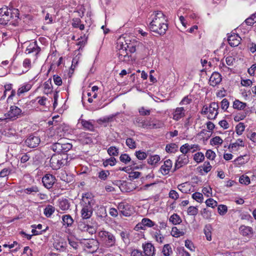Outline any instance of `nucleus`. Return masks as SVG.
I'll use <instances>...</instances> for the list:
<instances>
[{"mask_svg":"<svg viewBox=\"0 0 256 256\" xmlns=\"http://www.w3.org/2000/svg\"><path fill=\"white\" fill-rule=\"evenodd\" d=\"M168 28L167 20L164 14L161 11L156 12L154 18L150 24V30L160 35H164Z\"/></svg>","mask_w":256,"mask_h":256,"instance_id":"obj_1","label":"nucleus"},{"mask_svg":"<svg viewBox=\"0 0 256 256\" xmlns=\"http://www.w3.org/2000/svg\"><path fill=\"white\" fill-rule=\"evenodd\" d=\"M19 11L18 9H10L7 6L0 8V24L5 26L12 20V23L16 22L19 18Z\"/></svg>","mask_w":256,"mask_h":256,"instance_id":"obj_2","label":"nucleus"},{"mask_svg":"<svg viewBox=\"0 0 256 256\" xmlns=\"http://www.w3.org/2000/svg\"><path fill=\"white\" fill-rule=\"evenodd\" d=\"M98 241L105 248H110L116 246V238L112 232L104 228L100 230L98 232Z\"/></svg>","mask_w":256,"mask_h":256,"instance_id":"obj_3","label":"nucleus"},{"mask_svg":"<svg viewBox=\"0 0 256 256\" xmlns=\"http://www.w3.org/2000/svg\"><path fill=\"white\" fill-rule=\"evenodd\" d=\"M118 51L117 53L119 60L121 61L128 62L130 60V55L128 52V49L126 45V42H121L120 40L118 42Z\"/></svg>","mask_w":256,"mask_h":256,"instance_id":"obj_4","label":"nucleus"},{"mask_svg":"<svg viewBox=\"0 0 256 256\" xmlns=\"http://www.w3.org/2000/svg\"><path fill=\"white\" fill-rule=\"evenodd\" d=\"M72 144L68 142H63L62 140H60L58 142L52 144L50 148L56 152L65 153L72 149Z\"/></svg>","mask_w":256,"mask_h":256,"instance_id":"obj_5","label":"nucleus"},{"mask_svg":"<svg viewBox=\"0 0 256 256\" xmlns=\"http://www.w3.org/2000/svg\"><path fill=\"white\" fill-rule=\"evenodd\" d=\"M66 160L61 155L53 154L50 160V166L52 170H57L60 169Z\"/></svg>","mask_w":256,"mask_h":256,"instance_id":"obj_6","label":"nucleus"},{"mask_svg":"<svg viewBox=\"0 0 256 256\" xmlns=\"http://www.w3.org/2000/svg\"><path fill=\"white\" fill-rule=\"evenodd\" d=\"M84 250L90 253H94L98 248L99 242L98 240L94 238L84 239L82 242Z\"/></svg>","mask_w":256,"mask_h":256,"instance_id":"obj_7","label":"nucleus"},{"mask_svg":"<svg viewBox=\"0 0 256 256\" xmlns=\"http://www.w3.org/2000/svg\"><path fill=\"white\" fill-rule=\"evenodd\" d=\"M80 204L82 206L88 209H94L93 207L96 205V200L91 194L86 192L82 194Z\"/></svg>","mask_w":256,"mask_h":256,"instance_id":"obj_8","label":"nucleus"},{"mask_svg":"<svg viewBox=\"0 0 256 256\" xmlns=\"http://www.w3.org/2000/svg\"><path fill=\"white\" fill-rule=\"evenodd\" d=\"M118 208L119 212L125 216H129L134 212L133 206L124 202L119 203Z\"/></svg>","mask_w":256,"mask_h":256,"instance_id":"obj_9","label":"nucleus"},{"mask_svg":"<svg viewBox=\"0 0 256 256\" xmlns=\"http://www.w3.org/2000/svg\"><path fill=\"white\" fill-rule=\"evenodd\" d=\"M86 220L81 219L78 222V230L82 232H88L91 235L95 234L96 230L94 226L86 224Z\"/></svg>","mask_w":256,"mask_h":256,"instance_id":"obj_10","label":"nucleus"},{"mask_svg":"<svg viewBox=\"0 0 256 256\" xmlns=\"http://www.w3.org/2000/svg\"><path fill=\"white\" fill-rule=\"evenodd\" d=\"M22 112L21 109L18 106H12L8 112L4 114V116H7L8 120H14L21 115Z\"/></svg>","mask_w":256,"mask_h":256,"instance_id":"obj_11","label":"nucleus"},{"mask_svg":"<svg viewBox=\"0 0 256 256\" xmlns=\"http://www.w3.org/2000/svg\"><path fill=\"white\" fill-rule=\"evenodd\" d=\"M56 182L55 176L50 174H46L42 178L43 185L48 189L52 188Z\"/></svg>","mask_w":256,"mask_h":256,"instance_id":"obj_12","label":"nucleus"},{"mask_svg":"<svg viewBox=\"0 0 256 256\" xmlns=\"http://www.w3.org/2000/svg\"><path fill=\"white\" fill-rule=\"evenodd\" d=\"M40 142V139L39 136L34 134H30L26 139L24 142L26 145L30 148L37 147Z\"/></svg>","mask_w":256,"mask_h":256,"instance_id":"obj_13","label":"nucleus"},{"mask_svg":"<svg viewBox=\"0 0 256 256\" xmlns=\"http://www.w3.org/2000/svg\"><path fill=\"white\" fill-rule=\"evenodd\" d=\"M218 103L215 102L210 103L209 106V111L207 118L209 120L215 119L218 114Z\"/></svg>","mask_w":256,"mask_h":256,"instance_id":"obj_14","label":"nucleus"},{"mask_svg":"<svg viewBox=\"0 0 256 256\" xmlns=\"http://www.w3.org/2000/svg\"><path fill=\"white\" fill-rule=\"evenodd\" d=\"M78 123L80 124L82 126V128L86 130H89L90 132H94L95 129L94 124L95 121L94 120H86L84 119H80L78 120Z\"/></svg>","mask_w":256,"mask_h":256,"instance_id":"obj_15","label":"nucleus"},{"mask_svg":"<svg viewBox=\"0 0 256 256\" xmlns=\"http://www.w3.org/2000/svg\"><path fill=\"white\" fill-rule=\"evenodd\" d=\"M151 120L152 118H142L138 116L134 118V123L138 127L148 129Z\"/></svg>","mask_w":256,"mask_h":256,"instance_id":"obj_16","label":"nucleus"},{"mask_svg":"<svg viewBox=\"0 0 256 256\" xmlns=\"http://www.w3.org/2000/svg\"><path fill=\"white\" fill-rule=\"evenodd\" d=\"M242 38L238 34L235 33H232L230 35L228 36V37L229 44L233 47L238 46Z\"/></svg>","mask_w":256,"mask_h":256,"instance_id":"obj_17","label":"nucleus"},{"mask_svg":"<svg viewBox=\"0 0 256 256\" xmlns=\"http://www.w3.org/2000/svg\"><path fill=\"white\" fill-rule=\"evenodd\" d=\"M188 162V156H186V154H181L179 156L175 163L174 170H176L182 167L183 166L187 164Z\"/></svg>","mask_w":256,"mask_h":256,"instance_id":"obj_18","label":"nucleus"},{"mask_svg":"<svg viewBox=\"0 0 256 256\" xmlns=\"http://www.w3.org/2000/svg\"><path fill=\"white\" fill-rule=\"evenodd\" d=\"M41 49L38 46L37 42L36 41L31 42L27 47L26 50V54H30L34 52L35 55L36 56L40 52Z\"/></svg>","mask_w":256,"mask_h":256,"instance_id":"obj_19","label":"nucleus"},{"mask_svg":"<svg viewBox=\"0 0 256 256\" xmlns=\"http://www.w3.org/2000/svg\"><path fill=\"white\" fill-rule=\"evenodd\" d=\"M154 225V222H153L152 220L147 218H144L142 220V222L140 223H138L136 224L135 227V230H138L140 229H144V226H148L149 228H151Z\"/></svg>","mask_w":256,"mask_h":256,"instance_id":"obj_20","label":"nucleus"},{"mask_svg":"<svg viewBox=\"0 0 256 256\" xmlns=\"http://www.w3.org/2000/svg\"><path fill=\"white\" fill-rule=\"evenodd\" d=\"M222 76L218 72H214L211 75L209 82L210 84L212 86H215L218 84L222 81Z\"/></svg>","mask_w":256,"mask_h":256,"instance_id":"obj_21","label":"nucleus"},{"mask_svg":"<svg viewBox=\"0 0 256 256\" xmlns=\"http://www.w3.org/2000/svg\"><path fill=\"white\" fill-rule=\"evenodd\" d=\"M144 256H154V247L151 243H146L142 244Z\"/></svg>","mask_w":256,"mask_h":256,"instance_id":"obj_22","label":"nucleus"},{"mask_svg":"<svg viewBox=\"0 0 256 256\" xmlns=\"http://www.w3.org/2000/svg\"><path fill=\"white\" fill-rule=\"evenodd\" d=\"M185 110L182 107L176 108L174 110L172 118L175 120H178L185 116Z\"/></svg>","mask_w":256,"mask_h":256,"instance_id":"obj_23","label":"nucleus"},{"mask_svg":"<svg viewBox=\"0 0 256 256\" xmlns=\"http://www.w3.org/2000/svg\"><path fill=\"white\" fill-rule=\"evenodd\" d=\"M172 162L169 159L166 160L164 162V164L161 166L160 170L163 175H166L169 173L170 170L172 168Z\"/></svg>","mask_w":256,"mask_h":256,"instance_id":"obj_24","label":"nucleus"},{"mask_svg":"<svg viewBox=\"0 0 256 256\" xmlns=\"http://www.w3.org/2000/svg\"><path fill=\"white\" fill-rule=\"evenodd\" d=\"M252 111L250 110V108H247L244 111L238 113L234 117V120L238 122L240 120H243L248 115L250 114Z\"/></svg>","mask_w":256,"mask_h":256,"instance_id":"obj_25","label":"nucleus"},{"mask_svg":"<svg viewBox=\"0 0 256 256\" xmlns=\"http://www.w3.org/2000/svg\"><path fill=\"white\" fill-rule=\"evenodd\" d=\"M58 202V206L61 210L66 211L70 210V202L69 200L62 198L59 199Z\"/></svg>","mask_w":256,"mask_h":256,"instance_id":"obj_26","label":"nucleus"},{"mask_svg":"<svg viewBox=\"0 0 256 256\" xmlns=\"http://www.w3.org/2000/svg\"><path fill=\"white\" fill-rule=\"evenodd\" d=\"M160 158L159 155L150 154L147 159V162L148 164L153 166L154 167L157 166L158 162L160 161Z\"/></svg>","mask_w":256,"mask_h":256,"instance_id":"obj_27","label":"nucleus"},{"mask_svg":"<svg viewBox=\"0 0 256 256\" xmlns=\"http://www.w3.org/2000/svg\"><path fill=\"white\" fill-rule=\"evenodd\" d=\"M240 232L241 234L243 236H251L253 234V230L252 228L248 226H241L240 227Z\"/></svg>","mask_w":256,"mask_h":256,"instance_id":"obj_28","label":"nucleus"},{"mask_svg":"<svg viewBox=\"0 0 256 256\" xmlns=\"http://www.w3.org/2000/svg\"><path fill=\"white\" fill-rule=\"evenodd\" d=\"M94 209H88L84 206H82V210L80 211L82 219L87 220L90 218L93 212Z\"/></svg>","mask_w":256,"mask_h":256,"instance_id":"obj_29","label":"nucleus"},{"mask_svg":"<svg viewBox=\"0 0 256 256\" xmlns=\"http://www.w3.org/2000/svg\"><path fill=\"white\" fill-rule=\"evenodd\" d=\"M247 104L246 102H242L238 100H236L233 102V108L234 109L238 110H243L247 108Z\"/></svg>","mask_w":256,"mask_h":256,"instance_id":"obj_30","label":"nucleus"},{"mask_svg":"<svg viewBox=\"0 0 256 256\" xmlns=\"http://www.w3.org/2000/svg\"><path fill=\"white\" fill-rule=\"evenodd\" d=\"M52 92V85L51 78H49L44 84V93L48 94Z\"/></svg>","mask_w":256,"mask_h":256,"instance_id":"obj_31","label":"nucleus"},{"mask_svg":"<svg viewBox=\"0 0 256 256\" xmlns=\"http://www.w3.org/2000/svg\"><path fill=\"white\" fill-rule=\"evenodd\" d=\"M164 124L162 122L158 120H151L148 129H156L162 128L164 126Z\"/></svg>","mask_w":256,"mask_h":256,"instance_id":"obj_32","label":"nucleus"},{"mask_svg":"<svg viewBox=\"0 0 256 256\" xmlns=\"http://www.w3.org/2000/svg\"><path fill=\"white\" fill-rule=\"evenodd\" d=\"M54 246L56 249L60 252H64L66 250V243L64 240L58 241L54 244Z\"/></svg>","mask_w":256,"mask_h":256,"instance_id":"obj_33","label":"nucleus"},{"mask_svg":"<svg viewBox=\"0 0 256 256\" xmlns=\"http://www.w3.org/2000/svg\"><path fill=\"white\" fill-rule=\"evenodd\" d=\"M240 146H244V141L240 138L238 139L235 142L231 144L228 146V148H235L236 150H238Z\"/></svg>","mask_w":256,"mask_h":256,"instance_id":"obj_34","label":"nucleus"},{"mask_svg":"<svg viewBox=\"0 0 256 256\" xmlns=\"http://www.w3.org/2000/svg\"><path fill=\"white\" fill-rule=\"evenodd\" d=\"M63 224L68 227L72 225L74 220L72 217L69 214L63 216L62 217Z\"/></svg>","mask_w":256,"mask_h":256,"instance_id":"obj_35","label":"nucleus"},{"mask_svg":"<svg viewBox=\"0 0 256 256\" xmlns=\"http://www.w3.org/2000/svg\"><path fill=\"white\" fill-rule=\"evenodd\" d=\"M32 87V85L30 84L27 83L24 85L20 88L17 92V94L20 96L22 94L29 91Z\"/></svg>","mask_w":256,"mask_h":256,"instance_id":"obj_36","label":"nucleus"},{"mask_svg":"<svg viewBox=\"0 0 256 256\" xmlns=\"http://www.w3.org/2000/svg\"><path fill=\"white\" fill-rule=\"evenodd\" d=\"M90 134L86 132H82L80 134V140L85 144H89L92 142V138L90 136Z\"/></svg>","mask_w":256,"mask_h":256,"instance_id":"obj_37","label":"nucleus"},{"mask_svg":"<svg viewBox=\"0 0 256 256\" xmlns=\"http://www.w3.org/2000/svg\"><path fill=\"white\" fill-rule=\"evenodd\" d=\"M212 226L210 224H206L204 228V232L208 240H212Z\"/></svg>","mask_w":256,"mask_h":256,"instance_id":"obj_38","label":"nucleus"},{"mask_svg":"<svg viewBox=\"0 0 256 256\" xmlns=\"http://www.w3.org/2000/svg\"><path fill=\"white\" fill-rule=\"evenodd\" d=\"M55 210V208L52 205H48L44 209V214L47 217L50 218L54 214Z\"/></svg>","mask_w":256,"mask_h":256,"instance_id":"obj_39","label":"nucleus"},{"mask_svg":"<svg viewBox=\"0 0 256 256\" xmlns=\"http://www.w3.org/2000/svg\"><path fill=\"white\" fill-rule=\"evenodd\" d=\"M169 220L170 222H172L174 225L180 224L182 222L181 218L177 214H174L172 215Z\"/></svg>","mask_w":256,"mask_h":256,"instance_id":"obj_40","label":"nucleus"},{"mask_svg":"<svg viewBox=\"0 0 256 256\" xmlns=\"http://www.w3.org/2000/svg\"><path fill=\"white\" fill-rule=\"evenodd\" d=\"M178 148L177 144L174 143L168 144L166 146V150L168 153H174Z\"/></svg>","mask_w":256,"mask_h":256,"instance_id":"obj_41","label":"nucleus"},{"mask_svg":"<svg viewBox=\"0 0 256 256\" xmlns=\"http://www.w3.org/2000/svg\"><path fill=\"white\" fill-rule=\"evenodd\" d=\"M162 252L164 256H169L172 254V248L169 244H166L164 246Z\"/></svg>","mask_w":256,"mask_h":256,"instance_id":"obj_42","label":"nucleus"},{"mask_svg":"<svg viewBox=\"0 0 256 256\" xmlns=\"http://www.w3.org/2000/svg\"><path fill=\"white\" fill-rule=\"evenodd\" d=\"M108 153L110 156H117L118 154V148L116 146H112L108 149Z\"/></svg>","mask_w":256,"mask_h":256,"instance_id":"obj_43","label":"nucleus"},{"mask_svg":"<svg viewBox=\"0 0 256 256\" xmlns=\"http://www.w3.org/2000/svg\"><path fill=\"white\" fill-rule=\"evenodd\" d=\"M204 159V154L201 152H198L194 154V160L197 162L200 163L202 162Z\"/></svg>","mask_w":256,"mask_h":256,"instance_id":"obj_44","label":"nucleus"},{"mask_svg":"<svg viewBox=\"0 0 256 256\" xmlns=\"http://www.w3.org/2000/svg\"><path fill=\"white\" fill-rule=\"evenodd\" d=\"M198 212V208L196 207L190 206L188 208L187 213L188 215L196 216Z\"/></svg>","mask_w":256,"mask_h":256,"instance_id":"obj_45","label":"nucleus"},{"mask_svg":"<svg viewBox=\"0 0 256 256\" xmlns=\"http://www.w3.org/2000/svg\"><path fill=\"white\" fill-rule=\"evenodd\" d=\"M126 48L128 49V52H129V54H132L136 51V43H127L126 45Z\"/></svg>","mask_w":256,"mask_h":256,"instance_id":"obj_46","label":"nucleus"},{"mask_svg":"<svg viewBox=\"0 0 256 256\" xmlns=\"http://www.w3.org/2000/svg\"><path fill=\"white\" fill-rule=\"evenodd\" d=\"M126 144L130 149H134L136 147V142L130 138L126 140Z\"/></svg>","mask_w":256,"mask_h":256,"instance_id":"obj_47","label":"nucleus"},{"mask_svg":"<svg viewBox=\"0 0 256 256\" xmlns=\"http://www.w3.org/2000/svg\"><path fill=\"white\" fill-rule=\"evenodd\" d=\"M120 160L122 162L127 164L128 162H130L131 161V158L128 154H122L120 156Z\"/></svg>","mask_w":256,"mask_h":256,"instance_id":"obj_48","label":"nucleus"},{"mask_svg":"<svg viewBox=\"0 0 256 256\" xmlns=\"http://www.w3.org/2000/svg\"><path fill=\"white\" fill-rule=\"evenodd\" d=\"M116 159L114 157H110V158L105 160L103 164L104 166H107L108 165L113 166L116 164Z\"/></svg>","mask_w":256,"mask_h":256,"instance_id":"obj_49","label":"nucleus"},{"mask_svg":"<svg viewBox=\"0 0 256 256\" xmlns=\"http://www.w3.org/2000/svg\"><path fill=\"white\" fill-rule=\"evenodd\" d=\"M245 126L244 123L240 122L236 126V132L238 135H241L243 132L244 130Z\"/></svg>","mask_w":256,"mask_h":256,"instance_id":"obj_50","label":"nucleus"},{"mask_svg":"<svg viewBox=\"0 0 256 256\" xmlns=\"http://www.w3.org/2000/svg\"><path fill=\"white\" fill-rule=\"evenodd\" d=\"M109 175V171L102 170L98 172V177L102 180H105Z\"/></svg>","mask_w":256,"mask_h":256,"instance_id":"obj_51","label":"nucleus"},{"mask_svg":"<svg viewBox=\"0 0 256 256\" xmlns=\"http://www.w3.org/2000/svg\"><path fill=\"white\" fill-rule=\"evenodd\" d=\"M135 155L138 160H144L146 158L148 154H146L144 152L138 150L135 152Z\"/></svg>","mask_w":256,"mask_h":256,"instance_id":"obj_52","label":"nucleus"},{"mask_svg":"<svg viewBox=\"0 0 256 256\" xmlns=\"http://www.w3.org/2000/svg\"><path fill=\"white\" fill-rule=\"evenodd\" d=\"M24 192L26 194H30L33 192L36 193V192H38L39 190H38V188L36 186H32L30 188H26L24 190Z\"/></svg>","mask_w":256,"mask_h":256,"instance_id":"obj_53","label":"nucleus"},{"mask_svg":"<svg viewBox=\"0 0 256 256\" xmlns=\"http://www.w3.org/2000/svg\"><path fill=\"white\" fill-rule=\"evenodd\" d=\"M140 114L142 116H149L150 114L151 110L146 109L144 106H142L138 109Z\"/></svg>","mask_w":256,"mask_h":256,"instance_id":"obj_54","label":"nucleus"},{"mask_svg":"<svg viewBox=\"0 0 256 256\" xmlns=\"http://www.w3.org/2000/svg\"><path fill=\"white\" fill-rule=\"evenodd\" d=\"M239 182L240 184H244L246 185H248L250 182V178L245 175H242L240 176Z\"/></svg>","mask_w":256,"mask_h":256,"instance_id":"obj_55","label":"nucleus"},{"mask_svg":"<svg viewBox=\"0 0 256 256\" xmlns=\"http://www.w3.org/2000/svg\"><path fill=\"white\" fill-rule=\"evenodd\" d=\"M192 198L198 202H201L204 198L202 194L198 192L194 193L192 194Z\"/></svg>","mask_w":256,"mask_h":256,"instance_id":"obj_56","label":"nucleus"},{"mask_svg":"<svg viewBox=\"0 0 256 256\" xmlns=\"http://www.w3.org/2000/svg\"><path fill=\"white\" fill-rule=\"evenodd\" d=\"M201 214L204 219H210L212 216L211 212L206 208H204L201 211Z\"/></svg>","mask_w":256,"mask_h":256,"instance_id":"obj_57","label":"nucleus"},{"mask_svg":"<svg viewBox=\"0 0 256 256\" xmlns=\"http://www.w3.org/2000/svg\"><path fill=\"white\" fill-rule=\"evenodd\" d=\"M222 140L218 136H215L210 140V144L214 145L222 144Z\"/></svg>","mask_w":256,"mask_h":256,"instance_id":"obj_58","label":"nucleus"},{"mask_svg":"<svg viewBox=\"0 0 256 256\" xmlns=\"http://www.w3.org/2000/svg\"><path fill=\"white\" fill-rule=\"evenodd\" d=\"M206 204L208 206L214 208L217 206L218 202L212 198H208L206 201Z\"/></svg>","mask_w":256,"mask_h":256,"instance_id":"obj_59","label":"nucleus"},{"mask_svg":"<svg viewBox=\"0 0 256 256\" xmlns=\"http://www.w3.org/2000/svg\"><path fill=\"white\" fill-rule=\"evenodd\" d=\"M218 212L220 215H224L228 211L227 206L226 205L220 204L218 208Z\"/></svg>","mask_w":256,"mask_h":256,"instance_id":"obj_60","label":"nucleus"},{"mask_svg":"<svg viewBox=\"0 0 256 256\" xmlns=\"http://www.w3.org/2000/svg\"><path fill=\"white\" fill-rule=\"evenodd\" d=\"M11 172V170L9 168H4L0 172V178H4L8 176Z\"/></svg>","mask_w":256,"mask_h":256,"instance_id":"obj_61","label":"nucleus"},{"mask_svg":"<svg viewBox=\"0 0 256 256\" xmlns=\"http://www.w3.org/2000/svg\"><path fill=\"white\" fill-rule=\"evenodd\" d=\"M216 154L215 152L211 150H208L206 152V156L210 160H213L215 158Z\"/></svg>","mask_w":256,"mask_h":256,"instance_id":"obj_62","label":"nucleus"},{"mask_svg":"<svg viewBox=\"0 0 256 256\" xmlns=\"http://www.w3.org/2000/svg\"><path fill=\"white\" fill-rule=\"evenodd\" d=\"M70 245L75 250L77 249L78 244L77 241L74 238H68Z\"/></svg>","mask_w":256,"mask_h":256,"instance_id":"obj_63","label":"nucleus"},{"mask_svg":"<svg viewBox=\"0 0 256 256\" xmlns=\"http://www.w3.org/2000/svg\"><path fill=\"white\" fill-rule=\"evenodd\" d=\"M130 256H146L142 254V251L138 249H134L130 252Z\"/></svg>","mask_w":256,"mask_h":256,"instance_id":"obj_64","label":"nucleus"}]
</instances>
